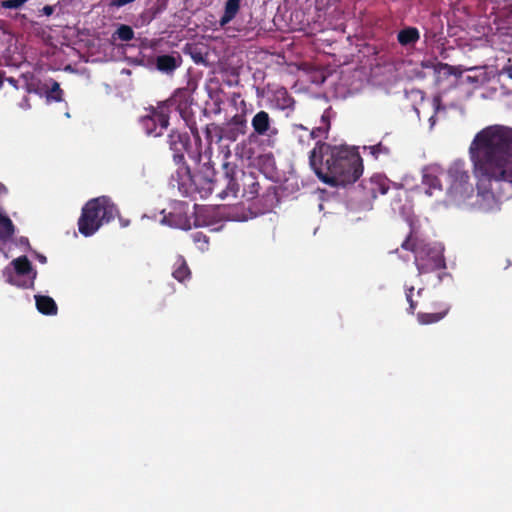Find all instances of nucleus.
Listing matches in <instances>:
<instances>
[{
	"instance_id": "1",
	"label": "nucleus",
	"mask_w": 512,
	"mask_h": 512,
	"mask_svg": "<svg viewBox=\"0 0 512 512\" xmlns=\"http://www.w3.org/2000/svg\"><path fill=\"white\" fill-rule=\"evenodd\" d=\"M477 179V205L483 211L512 198V129L490 126L478 132L470 147Z\"/></svg>"
},
{
	"instance_id": "2",
	"label": "nucleus",
	"mask_w": 512,
	"mask_h": 512,
	"mask_svg": "<svg viewBox=\"0 0 512 512\" xmlns=\"http://www.w3.org/2000/svg\"><path fill=\"white\" fill-rule=\"evenodd\" d=\"M309 164L317 177L331 187L355 183L363 173L362 158L355 147L316 142Z\"/></svg>"
},
{
	"instance_id": "3",
	"label": "nucleus",
	"mask_w": 512,
	"mask_h": 512,
	"mask_svg": "<svg viewBox=\"0 0 512 512\" xmlns=\"http://www.w3.org/2000/svg\"><path fill=\"white\" fill-rule=\"evenodd\" d=\"M167 142L170 150L173 152L174 163L179 166L180 170L185 171L202 198H206L212 193H216L220 199H225L229 196L237 197L240 184L234 175V169L229 167V163L223 165L225 169L222 179L223 184L214 178L215 171L210 166L204 165L201 171L191 174L189 167L185 164L184 156L185 151H187L190 145L189 135L178 130H171L168 134Z\"/></svg>"
},
{
	"instance_id": "4",
	"label": "nucleus",
	"mask_w": 512,
	"mask_h": 512,
	"mask_svg": "<svg viewBox=\"0 0 512 512\" xmlns=\"http://www.w3.org/2000/svg\"><path fill=\"white\" fill-rule=\"evenodd\" d=\"M401 248L414 253V263L419 276L439 272V282L445 277H451V274L445 271L447 266L443 248L426 243L414 236L413 231L402 242Z\"/></svg>"
},
{
	"instance_id": "5",
	"label": "nucleus",
	"mask_w": 512,
	"mask_h": 512,
	"mask_svg": "<svg viewBox=\"0 0 512 512\" xmlns=\"http://www.w3.org/2000/svg\"><path fill=\"white\" fill-rule=\"evenodd\" d=\"M119 211L117 206L107 196L93 198L82 207L78 219V230L85 236L94 235L104 223L114 220Z\"/></svg>"
},
{
	"instance_id": "6",
	"label": "nucleus",
	"mask_w": 512,
	"mask_h": 512,
	"mask_svg": "<svg viewBox=\"0 0 512 512\" xmlns=\"http://www.w3.org/2000/svg\"><path fill=\"white\" fill-rule=\"evenodd\" d=\"M248 129L247 119L244 113L234 115L223 125L211 124L206 128V138L211 143H220L222 140L236 141L240 136L246 134Z\"/></svg>"
},
{
	"instance_id": "7",
	"label": "nucleus",
	"mask_w": 512,
	"mask_h": 512,
	"mask_svg": "<svg viewBox=\"0 0 512 512\" xmlns=\"http://www.w3.org/2000/svg\"><path fill=\"white\" fill-rule=\"evenodd\" d=\"M146 114L139 118V123L147 136L160 137L169 126V111L160 102L145 109Z\"/></svg>"
},
{
	"instance_id": "8",
	"label": "nucleus",
	"mask_w": 512,
	"mask_h": 512,
	"mask_svg": "<svg viewBox=\"0 0 512 512\" xmlns=\"http://www.w3.org/2000/svg\"><path fill=\"white\" fill-rule=\"evenodd\" d=\"M447 178L449 182L448 191L451 195L463 200L469 198L473 192V186L469 182L470 175L463 161H455L450 165L447 170Z\"/></svg>"
},
{
	"instance_id": "9",
	"label": "nucleus",
	"mask_w": 512,
	"mask_h": 512,
	"mask_svg": "<svg viewBox=\"0 0 512 512\" xmlns=\"http://www.w3.org/2000/svg\"><path fill=\"white\" fill-rule=\"evenodd\" d=\"M11 264L15 270V276L10 275L8 282L20 288H32L36 278V271L27 256H20L14 259Z\"/></svg>"
},
{
	"instance_id": "10",
	"label": "nucleus",
	"mask_w": 512,
	"mask_h": 512,
	"mask_svg": "<svg viewBox=\"0 0 512 512\" xmlns=\"http://www.w3.org/2000/svg\"><path fill=\"white\" fill-rule=\"evenodd\" d=\"M160 103L165 106L169 114L175 110L188 123L191 116L192 97L187 89L176 90L170 98Z\"/></svg>"
},
{
	"instance_id": "11",
	"label": "nucleus",
	"mask_w": 512,
	"mask_h": 512,
	"mask_svg": "<svg viewBox=\"0 0 512 512\" xmlns=\"http://www.w3.org/2000/svg\"><path fill=\"white\" fill-rule=\"evenodd\" d=\"M251 126L254 134L257 136L273 137L278 134V129L274 126V121L270 117L269 113L260 110L258 111L251 120Z\"/></svg>"
},
{
	"instance_id": "12",
	"label": "nucleus",
	"mask_w": 512,
	"mask_h": 512,
	"mask_svg": "<svg viewBox=\"0 0 512 512\" xmlns=\"http://www.w3.org/2000/svg\"><path fill=\"white\" fill-rule=\"evenodd\" d=\"M434 312H418L417 321L420 325H431L443 320L451 310V304L448 302H436L433 304Z\"/></svg>"
},
{
	"instance_id": "13",
	"label": "nucleus",
	"mask_w": 512,
	"mask_h": 512,
	"mask_svg": "<svg viewBox=\"0 0 512 512\" xmlns=\"http://www.w3.org/2000/svg\"><path fill=\"white\" fill-rule=\"evenodd\" d=\"M364 189L368 191L371 198L378 195H385L390 188V181L382 175H373L368 181L363 183Z\"/></svg>"
},
{
	"instance_id": "14",
	"label": "nucleus",
	"mask_w": 512,
	"mask_h": 512,
	"mask_svg": "<svg viewBox=\"0 0 512 512\" xmlns=\"http://www.w3.org/2000/svg\"><path fill=\"white\" fill-rule=\"evenodd\" d=\"M152 5L146 7L137 16L134 17V25L143 27L148 25L159 13L166 9V2H151Z\"/></svg>"
},
{
	"instance_id": "15",
	"label": "nucleus",
	"mask_w": 512,
	"mask_h": 512,
	"mask_svg": "<svg viewBox=\"0 0 512 512\" xmlns=\"http://www.w3.org/2000/svg\"><path fill=\"white\" fill-rule=\"evenodd\" d=\"M241 186L243 188L242 196L247 200H253L259 195L260 184L254 173L242 171Z\"/></svg>"
},
{
	"instance_id": "16",
	"label": "nucleus",
	"mask_w": 512,
	"mask_h": 512,
	"mask_svg": "<svg viewBox=\"0 0 512 512\" xmlns=\"http://www.w3.org/2000/svg\"><path fill=\"white\" fill-rule=\"evenodd\" d=\"M322 125L313 128L312 130H308L305 132V137L307 140V145H310L312 140L318 139V141H321V138H326L328 131L330 129V120L329 116L325 113L321 117Z\"/></svg>"
},
{
	"instance_id": "17",
	"label": "nucleus",
	"mask_w": 512,
	"mask_h": 512,
	"mask_svg": "<svg viewBox=\"0 0 512 512\" xmlns=\"http://www.w3.org/2000/svg\"><path fill=\"white\" fill-rule=\"evenodd\" d=\"M37 310L44 315H56L58 308L53 298L45 295L35 296Z\"/></svg>"
},
{
	"instance_id": "18",
	"label": "nucleus",
	"mask_w": 512,
	"mask_h": 512,
	"mask_svg": "<svg viewBox=\"0 0 512 512\" xmlns=\"http://www.w3.org/2000/svg\"><path fill=\"white\" fill-rule=\"evenodd\" d=\"M172 275L179 282H184L191 277V271L183 256H178Z\"/></svg>"
},
{
	"instance_id": "19",
	"label": "nucleus",
	"mask_w": 512,
	"mask_h": 512,
	"mask_svg": "<svg viewBox=\"0 0 512 512\" xmlns=\"http://www.w3.org/2000/svg\"><path fill=\"white\" fill-rule=\"evenodd\" d=\"M419 38V31L415 27L404 28L397 35L398 42L403 46L415 44Z\"/></svg>"
},
{
	"instance_id": "20",
	"label": "nucleus",
	"mask_w": 512,
	"mask_h": 512,
	"mask_svg": "<svg viewBox=\"0 0 512 512\" xmlns=\"http://www.w3.org/2000/svg\"><path fill=\"white\" fill-rule=\"evenodd\" d=\"M239 3L240 2H226L224 12L219 19L220 27H225L236 17L240 9Z\"/></svg>"
},
{
	"instance_id": "21",
	"label": "nucleus",
	"mask_w": 512,
	"mask_h": 512,
	"mask_svg": "<svg viewBox=\"0 0 512 512\" xmlns=\"http://www.w3.org/2000/svg\"><path fill=\"white\" fill-rule=\"evenodd\" d=\"M15 232V226L11 219L2 213H0V240H9Z\"/></svg>"
},
{
	"instance_id": "22",
	"label": "nucleus",
	"mask_w": 512,
	"mask_h": 512,
	"mask_svg": "<svg viewBox=\"0 0 512 512\" xmlns=\"http://www.w3.org/2000/svg\"><path fill=\"white\" fill-rule=\"evenodd\" d=\"M156 67L162 72L169 73L174 71L178 67V64L174 56L160 55L156 59Z\"/></svg>"
},
{
	"instance_id": "23",
	"label": "nucleus",
	"mask_w": 512,
	"mask_h": 512,
	"mask_svg": "<svg viewBox=\"0 0 512 512\" xmlns=\"http://www.w3.org/2000/svg\"><path fill=\"white\" fill-rule=\"evenodd\" d=\"M275 102L279 109L285 110L293 108L294 106V99L286 89L281 88L275 92Z\"/></svg>"
},
{
	"instance_id": "24",
	"label": "nucleus",
	"mask_w": 512,
	"mask_h": 512,
	"mask_svg": "<svg viewBox=\"0 0 512 512\" xmlns=\"http://www.w3.org/2000/svg\"><path fill=\"white\" fill-rule=\"evenodd\" d=\"M162 222L168 224L171 227H177L183 230H189L191 228L189 219L171 213L168 216H164Z\"/></svg>"
},
{
	"instance_id": "25",
	"label": "nucleus",
	"mask_w": 512,
	"mask_h": 512,
	"mask_svg": "<svg viewBox=\"0 0 512 512\" xmlns=\"http://www.w3.org/2000/svg\"><path fill=\"white\" fill-rule=\"evenodd\" d=\"M364 150H369L370 154L377 159L380 155H390L391 146L382 140L375 145L364 146Z\"/></svg>"
},
{
	"instance_id": "26",
	"label": "nucleus",
	"mask_w": 512,
	"mask_h": 512,
	"mask_svg": "<svg viewBox=\"0 0 512 512\" xmlns=\"http://www.w3.org/2000/svg\"><path fill=\"white\" fill-rule=\"evenodd\" d=\"M191 238L201 252H205L209 249V237L203 232H194L191 234Z\"/></svg>"
},
{
	"instance_id": "27",
	"label": "nucleus",
	"mask_w": 512,
	"mask_h": 512,
	"mask_svg": "<svg viewBox=\"0 0 512 512\" xmlns=\"http://www.w3.org/2000/svg\"><path fill=\"white\" fill-rule=\"evenodd\" d=\"M423 184L428 187V190L426 191L427 194L432 195L433 190H441V181L440 179L432 174H425L423 176Z\"/></svg>"
},
{
	"instance_id": "28",
	"label": "nucleus",
	"mask_w": 512,
	"mask_h": 512,
	"mask_svg": "<svg viewBox=\"0 0 512 512\" xmlns=\"http://www.w3.org/2000/svg\"><path fill=\"white\" fill-rule=\"evenodd\" d=\"M114 37L121 41L128 42L134 38V31L128 25H120V27L115 31Z\"/></svg>"
},
{
	"instance_id": "29",
	"label": "nucleus",
	"mask_w": 512,
	"mask_h": 512,
	"mask_svg": "<svg viewBox=\"0 0 512 512\" xmlns=\"http://www.w3.org/2000/svg\"><path fill=\"white\" fill-rule=\"evenodd\" d=\"M414 286H405V297L409 304V307L407 309V312L411 315L415 314V311L418 306V302L413 299V293H414Z\"/></svg>"
},
{
	"instance_id": "30",
	"label": "nucleus",
	"mask_w": 512,
	"mask_h": 512,
	"mask_svg": "<svg viewBox=\"0 0 512 512\" xmlns=\"http://www.w3.org/2000/svg\"><path fill=\"white\" fill-rule=\"evenodd\" d=\"M47 97L56 102L63 100V91L60 88V84L57 81L52 80L50 90L48 91Z\"/></svg>"
},
{
	"instance_id": "31",
	"label": "nucleus",
	"mask_w": 512,
	"mask_h": 512,
	"mask_svg": "<svg viewBox=\"0 0 512 512\" xmlns=\"http://www.w3.org/2000/svg\"><path fill=\"white\" fill-rule=\"evenodd\" d=\"M305 132H307V128L304 127L303 125L299 124V125H294L293 126V134L297 137L298 142L302 146H308L307 145V140H306V137H305Z\"/></svg>"
},
{
	"instance_id": "32",
	"label": "nucleus",
	"mask_w": 512,
	"mask_h": 512,
	"mask_svg": "<svg viewBox=\"0 0 512 512\" xmlns=\"http://www.w3.org/2000/svg\"><path fill=\"white\" fill-rule=\"evenodd\" d=\"M25 2H1V6L4 9H19Z\"/></svg>"
},
{
	"instance_id": "33",
	"label": "nucleus",
	"mask_w": 512,
	"mask_h": 512,
	"mask_svg": "<svg viewBox=\"0 0 512 512\" xmlns=\"http://www.w3.org/2000/svg\"><path fill=\"white\" fill-rule=\"evenodd\" d=\"M57 5H46L44 6L41 10H39V15L42 16V15H45V16H50L53 14V12L55 11Z\"/></svg>"
},
{
	"instance_id": "34",
	"label": "nucleus",
	"mask_w": 512,
	"mask_h": 512,
	"mask_svg": "<svg viewBox=\"0 0 512 512\" xmlns=\"http://www.w3.org/2000/svg\"><path fill=\"white\" fill-rule=\"evenodd\" d=\"M501 74H506L510 79H512V58L508 59V63L502 68Z\"/></svg>"
},
{
	"instance_id": "35",
	"label": "nucleus",
	"mask_w": 512,
	"mask_h": 512,
	"mask_svg": "<svg viewBox=\"0 0 512 512\" xmlns=\"http://www.w3.org/2000/svg\"><path fill=\"white\" fill-rule=\"evenodd\" d=\"M191 57L194 60V62L197 64L204 62V58H203V55L201 52L195 51V52L191 53Z\"/></svg>"
},
{
	"instance_id": "36",
	"label": "nucleus",
	"mask_w": 512,
	"mask_h": 512,
	"mask_svg": "<svg viewBox=\"0 0 512 512\" xmlns=\"http://www.w3.org/2000/svg\"><path fill=\"white\" fill-rule=\"evenodd\" d=\"M441 67H442L444 70H446V72H447L448 74H454V69H455V68H454L453 66H451V65L446 64V63H445V64H441Z\"/></svg>"
},
{
	"instance_id": "37",
	"label": "nucleus",
	"mask_w": 512,
	"mask_h": 512,
	"mask_svg": "<svg viewBox=\"0 0 512 512\" xmlns=\"http://www.w3.org/2000/svg\"><path fill=\"white\" fill-rule=\"evenodd\" d=\"M119 221H120V225H121V227H123V228H125V227L129 226V224H130V221H129V220H127V219H123V218H121V217H119Z\"/></svg>"
},
{
	"instance_id": "38",
	"label": "nucleus",
	"mask_w": 512,
	"mask_h": 512,
	"mask_svg": "<svg viewBox=\"0 0 512 512\" xmlns=\"http://www.w3.org/2000/svg\"><path fill=\"white\" fill-rule=\"evenodd\" d=\"M7 81L15 88H18V81L14 79L13 77H10L7 79Z\"/></svg>"
},
{
	"instance_id": "39",
	"label": "nucleus",
	"mask_w": 512,
	"mask_h": 512,
	"mask_svg": "<svg viewBox=\"0 0 512 512\" xmlns=\"http://www.w3.org/2000/svg\"><path fill=\"white\" fill-rule=\"evenodd\" d=\"M7 192V187L4 184L0 183V196L7 194Z\"/></svg>"
},
{
	"instance_id": "40",
	"label": "nucleus",
	"mask_w": 512,
	"mask_h": 512,
	"mask_svg": "<svg viewBox=\"0 0 512 512\" xmlns=\"http://www.w3.org/2000/svg\"><path fill=\"white\" fill-rule=\"evenodd\" d=\"M127 3L128 2H111L112 5L117 6V7H121Z\"/></svg>"
},
{
	"instance_id": "41",
	"label": "nucleus",
	"mask_w": 512,
	"mask_h": 512,
	"mask_svg": "<svg viewBox=\"0 0 512 512\" xmlns=\"http://www.w3.org/2000/svg\"><path fill=\"white\" fill-rule=\"evenodd\" d=\"M3 74L4 73L2 71H0V88L3 86V83H4V81H3Z\"/></svg>"
},
{
	"instance_id": "42",
	"label": "nucleus",
	"mask_w": 512,
	"mask_h": 512,
	"mask_svg": "<svg viewBox=\"0 0 512 512\" xmlns=\"http://www.w3.org/2000/svg\"><path fill=\"white\" fill-rule=\"evenodd\" d=\"M423 290H424L423 288H420V289L417 291V295H418V296H421V295H422V293H423Z\"/></svg>"
},
{
	"instance_id": "43",
	"label": "nucleus",
	"mask_w": 512,
	"mask_h": 512,
	"mask_svg": "<svg viewBox=\"0 0 512 512\" xmlns=\"http://www.w3.org/2000/svg\"><path fill=\"white\" fill-rule=\"evenodd\" d=\"M23 101L25 102L26 106H29V103H28V101H29V100H28V98H27V97H24V98H23Z\"/></svg>"
},
{
	"instance_id": "44",
	"label": "nucleus",
	"mask_w": 512,
	"mask_h": 512,
	"mask_svg": "<svg viewBox=\"0 0 512 512\" xmlns=\"http://www.w3.org/2000/svg\"><path fill=\"white\" fill-rule=\"evenodd\" d=\"M40 260L45 261L46 258L45 257H40Z\"/></svg>"
}]
</instances>
